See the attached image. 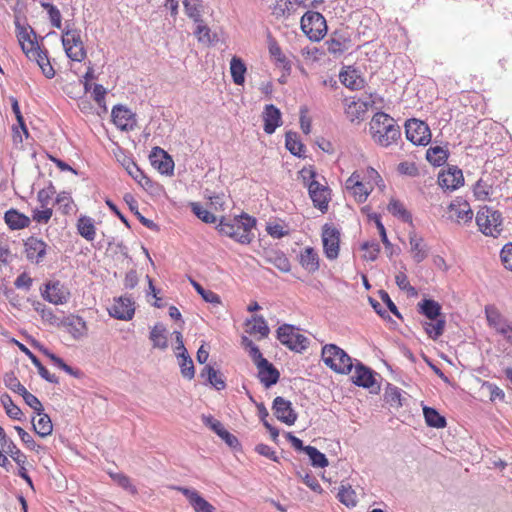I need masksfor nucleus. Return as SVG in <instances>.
<instances>
[{
    "instance_id": "1",
    "label": "nucleus",
    "mask_w": 512,
    "mask_h": 512,
    "mask_svg": "<svg viewBox=\"0 0 512 512\" xmlns=\"http://www.w3.org/2000/svg\"><path fill=\"white\" fill-rule=\"evenodd\" d=\"M255 217L242 213L233 218L222 217L216 226L220 235L229 237L234 241L249 245L254 239L252 230L256 227Z\"/></svg>"
},
{
    "instance_id": "2",
    "label": "nucleus",
    "mask_w": 512,
    "mask_h": 512,
    "mask_svg": "<svg viewBox=\"0 0 512 512\" xmlns=\"http://www.w3.org/2000/svg\"><path fill=\"white\" fill-rule=\"evenodd\" d=\"M369 131L373 140L383 147L396 143L401 137L400 126L390 115L382 111L372 117Z\"/></svg>"
},
{
    "instance_id": "3",
    "label": "nucleus",
    "mask_w": 512,
    "mask_h": 512,
    "mask_svg": "<svg viewBox=\"0 0 512 512\" xmlns=\"http://www.w3.org/2000/svg\"><path fill=\"white\" fill-rule=\"evenodd\" d=\"M304 185L307 186L309 196L313 205L318 208L322 213L328 209L330 201V189L327 185L321 184L316 180L317 173L312 168H304L300 171Z\"/></svg>"
},
{
    "instance_id": "4",
    "label": "nucleus",
    "mask_w": 512,
    "mask_h": 512,
    "mask_svg": "<svg viewBox=\"0 0 512 512\" xmlns=\"http://www.w3.org/2000/svg\"><path fill=\"white\" fill-rule=\"evenodd\" d=\"M321 357L326 366L340 374L351 372L353 362L351 357L335 344H326L322 348Z\"/></svg>"
},
{
    "instance_id": "5",
    "label": "nucleus",
    "mask_w": 512,
    "mask_h": 512,
    "mask_svg": "<svg viewBox=\"0 0 512 512\" xmlns=\"http://www.w3.org/2000/svg\"><path fill=\"white\" fill-rule=\"evenodd\" d=\"M476 223L479 230L486 236L497 238L503 231L502 213L488 206L478 210Z\"/></svg>"
},
{
    "instance_id": "6",
    "label": "nucleus",
    "mask_w": 512,
    "mask_h": 512,
    "mask_svg": "<svg viewBox=\"0 0 512 512\" xmlns=\"http://www.w3.org/2000/svg\"><path fill=\"white\" fill-rule=\"evenodd\" d=\"M62 44L66 55L72 61L82 62L86 58V50L81 39V31L66 23L62 31Z\"/></svg>"
},
{
    "instance_id": "7",
    "label": "nucleus",
    "mask_w": 512,
    "mask_h": 512,
    "mask_svg": "<svg viewBox=\"0 0 512 512\" xmlns=\"http://www.w3.org/2000/svg\"><path fill=\"white\" fill-rule=\"evenodd\" d=\"M301 29L312 41L321 40L327 31L324 16L315 11H307L301 18Z\"/></svg>"
},
{
    "instance_id": "8",
    "label": "nucleus",
    "mask_w": 512,
    "mask_h": 512,
    "mask_svg": "<svg viewBox=\"0 0 512 512\" xmlns=\"http://www.w3.org/2000/svg\"><path fill=\"white\" fill-rule=\"evenodd\" d=\"M277 335L279 341L291 350L301 351L308 347V339L293 325H282L278 328Z\"/></svg>"
},
{
    "instance_id": "9",
    "label": "nucleus",
    "mask_w": 512,
    "mask_h": 512,
    "mask_svg": "<svg viewBox=\"0 0 512 512\" xmlns=\"http://www.w3.org/2000/svg\"><path fill=\"white\" fill-rule=\"evenodd\" d=\"M405 134L407 140L414 145L426 146L431 141L429 126L421 120L409 119L405 123Z\"/></svg>"
},
{
    "instance_id": "10",
    "label": "nucleus",
    "mask_w": 512,
    "mask_h": 512,
    "mask_svg": "<svg viewBox=\"0 0 512 512\" xmlns=\"http://www.w3.org/2000/svg\"><path fill=\"white\" fill-rule=\"evenodd\" d=\"M42 297L55 305L64 304L69 300L70 292L68 288L59 280H49L41 289Z\"/></svg>"
},
{
    "instance_id": "11",
    "label": "nucleus",
    "mask_w": 512,
    "mask_h": 512,
    "mask_svg": "<svg viewBox=\"0 0 512 512\" xmlns=\"http://www.w3.org/2000/svg\"><path fill=\"white\" fill-rule=\"evenodd\" d=\"M111 118L116 127L121 131H132L137 126L136 114L121 104H117L112 108Z\"/></svg>"
},
{
    "instance_id": "12",
    "label": "nucleus",
    "mask_w": 512,
    "mask_h": 512,
    "mask_svg": "<svg viewBox=\"0 0 512 512\" xmlns=\"http://www.w3.org/2000/svg\"><path fill=\"white\" fill-rule=\"evenodd\" d=\"M24 252L27 260L32 264H41L47 254V243L35 236H30L24 241Z\"/></svg>"
},
{
    "instance_id": "13",
    "label": "nucleus",
    "mask_w": 512,
    "mask_h": 512,
    "mask_svg": "<svg viewBox=\"0 0 512 512\" xmlns=\"http://www.w3.org/2000/svg\"><path fill=\"white\" fill-rule=\"evenodd\" d=\"M322 242L326 257L330 260L336 259L339 255V230L325 224L322 231Z\"/></svg>"
},
{
    "instance_id": "14",
    "label": "nucleus",
    "mask_w": 512,
    "mask_h": 512,
    "mask_svg": "<svg viewBox=\"0 0 512 512\" xmlns=\"http://www.w3.org/2000/svg\"><path fill=\"white\" fill-rule=\"evenodd\" d=\"M149 159L151 165L163 175H172L174 171V161L172 157L160 147H153Z\"/></svg>"
},
{
    "instance_id": "15",
    "label": "nucleus",
    "mask_w": 512,
    "mask_h": 512,
    "mask_svg": "<svg viewBox=\"0 0 512 512\" xmlns=\"http://www.w3.org/2000/svg\"><path fill=\"white\" fill-rule=\"evenodd\" d=\"M108 312L117 320H132L135 313L134 302L130 297L121 296L108 308Z\"/></svg>"
},
{
    "instance_id": "16",
    "label": "nucleus",
    "mask_w": 512,
    "mask_h": 512,
    "mask_svg": "<svg viewBox=\"0 0 512 512\" xmlns=\"http://www.w3.org/2000/svg\"><path fill=\"white\" fill-rule=\"evenodd\" d=\"M438 184L441 188L454 191L464 184L462 170L457 166H449L446 171L439 173Z\"/></svg>"
},
{
    "instance_id": "17",
    "label": "nucleus",
    "mask_w": 512,
    "mask_h": 512,
    "mask_svg": "<svg viewBox=\"0 0 512 512\" xmlns=\"http://www.w3.org/2000/svg\"><path fill=\"white\" fill-rule=\"evenodd\" d=\"M272 409L276 418L287 425H293L297 420V413L293 409L292 403L281 396L273 400Z\"/></svg>"
},
{
    "instance_id": "18",
    "label": "nucleus",
    "mask_w": 512,
    "mask_h": 512,
    "mask_svg": "<svg viewBox=\"0 0 512 512\" xmlns=\"http://www.w3.org/2000/svg\"><path fill=\"white\" fill-rule=\"evenodd\" d=\"M450 218L458 222H470L473 218V211L470 204L462 197H457L448 206Z\"/></svg>"
},
{
    "instance_id": "19",
    "label": "nucleus",
    "mask_w": 512,
    "mask_h": 512,
    "mask_svg": "<svg viewBox=\"0 0 512 512\" xmlns=\"http://www.w3.org/2000/svg\"><path fill=\"white\" fill-rule=\"evenodd\" d=\"M203 423L212 429L229 447L235 448L239 445L238 439L228 432L222 423L211 415H202Z\"/></svg>"
},
{
    "instance_id": "20",
    "label": "nucleus",
    "mask_w": 512,
    "mask_h": 512,
    "mask_svg": "<svg viewBox=\"0 0 512 512\" xmlns=\"http://www.w3.org/2000/svg\"><path fill=\"white\" fill-rule=\"evenodd\" d=\"M350 37L345 30H336L326 41L327 50L331 54H342L349 49Z\"/></svg>"
},
{
    "instance_id": "21",
    "label": "nucleus",
    "mask_w": 512,
    "mask_h": 512,
    "mask_svg": "<svg viewBox=\"0 0 512 512\" xmlns=\"http://www.w3.org/2000/svg\"><path fill=\"white\" fill-rule=\"evenodd\" d=\"M175 489L186 496L195 512H214L215 508L201 497L196 490L186 487H175Z\"/></svg>"
},
{
    "instance_id": "22",
    "label": "nucleus",
    "mask_w": 512,
    "mask_h": 512,
    "mask_svg": "<svg viewBox=\"0 0 512 512\" xmlns=\"http://www.w3.org/2000/svg\"><path fill=\"white\" fill-rule=\"evenodd\" d=\"M257 368L259 380L265 387L269 388L278 382L279 371L267 359H262Z\"/></svg>"
},
{
    "instance_id": "23",
    "label": "nucleus",
    "mask_w": 512,
    "mask_h": 512,
    "mask_svg": "<svg viewBox=\"0 0 512 512\" xmlns=\"http://www.w3.org/2000/svg\"><path fill=\"white\" fill-rule=\"evenodd\" d=\"M263 129L267 134H273L277 127L281 125V112L273 104L265 106L263 111Z\"/></svg>"
},
{
    "instance_id": "24",
    "label": "nucleus",
    "mask_w": 512,
    "mask_h": 512,
    "mask_svg": "<svg viewBox=\"0 0 512 512\" xmlns=\"http://www.w3.org/2000/svg\"><path fill=\"white\" fill-rule=\"evenodd\" d=\"M409 243L410 253L412 255L413 260L416 263H421L422 261H424L428 256L429 249L423 237L417 235L415 232H411L409 234Z\"/></svg>"
},
{
    "instance_id": "25",
    "label": "nucleus",
    "mask_w": 512,
    "mask_h": 512,
    "mask_svg": "<svg viewBox=\"0 0 512 512\" xmlns=\"http://www.w3.org/2000/svg\"><path fill=\"white\" fill-rule=\"evenodd\" d=\"M352 380L355 385L363 388L373 389L375 386V377L373 371L360 362H357L355 365V372L352 376Z\"/></svg>"
},
{
    "instance_id": "26",
    "label": "nucleus",
    "mask_w": 512,
    "mask_h": 512,
    "mask_svg": "<svg viewBox=\"0 0 512 512\" xmlns=\"http://www.w3.org/2000/svg\"><path fill=\"white\" fill-rule=\"evenodd\" d=\"M339 78L341 83L350 90H360L365 85V80L361 77L360 72L351 67L340 72Z\"/></svg>"
},
{
    "instance_id": "27",
    "label": "nucleus",
    "mask_w": 512,
    "mask_h": 512,
    "mask_svg": "<svg viewBox=\"0 0 512 512\" xmlns=\"http://www.w3.org/2000/svg\"><path fill=\"white\" fill-rule=\"evenodd\" d=\"M169 331L164 327L163 324H155L149 333V340L152 343L154 349L166 350L168 348Z\"/></svg>"
},
{
    "instance_id": "28",
    "label": "nucleus",
    "mask_w": 512,
    "mask_h": 512,
    "mask_svg": "<svg viewBox=\"0 0 512 512\" xmlns=\"http://www.w3.org/2000/svg\"><path fill=\"white\" fill-rule=\"evenodd\" d=\"M372 103H374V100L371 102L361 100L351 101L346 104L345 114L351 122L363 120L365 113Z\"/></svg>"
},
{
    "instance_id": "29",
    "label": "nucleus",
    "mask_w": 512,
    "mask_h": 512,
    "mask_svg": "<svg viewBox=\"0 0 512 512\" xmlns=\"http://www.w3.org/2000/svg\"><path fill=\"white\" fill-rule=\"evenodd\" d=\"M4 220L7 226L12 230H20L28 227L30 218L16 209H9L5 212Z\"/></svg>"
},
{
    "instance_id": "30",
    "label": "nucleus",
    "mask_w": 512,
    "mask_h": 512,
    "mask_svg": "<svg viewBox=\"0 0 512 512\" xmlns=\"http://www.w3.org/2000/svg\"><path fill=\"white\" fill-rule=\"evenodd\" d=\"M58 329L69 334L73 339L79 340L87 335L86 322H56Z\"/></svg>"
},
{
    "instance_id": "31",
    "label": "nucleus",
    "mask_w": 512,
    "mask_h": 512,
    "mask_svg": "<svg viewBox=\"0 0 512 512\" xmlns=\"http://www.w3.org/2000/svg\"><path fill=\"white\" fill-rule=\"evenodd\" d=\"M264 257L267 262L273 264L280 271H290V261L283 252L274 249L266 250L264 253Z\"/></svg>"
},
{
    "instance_id": "32",
    "label": "nucleus",
    "mask_w": 512,
    "mask_h": 512,
    "mask_svg": "<svg viewBox=\"0 0 512 512\" xmlns=\"http://www.w3.org/2000/svg\"><path fill=\"white\" fill-rule=\"evenodd\" d=\"M300 264L308 272L319 269V256L312 247H306L300 254Z\"/></svg>"
},
{
    "instance_id": "33",
    "label": "nucleus",
    "mask_w": 512,
    "mask_h": 512,
    "mask_svg": "<svg viewBox=\"0 0 512 512\" xmlns=\"http://www.w3.org/2000/svg\"><path fill=\"white\" fill-rule=\"evenodd\" d=\"M19 348L21 351H23L28 357L29 359L31 360V362L33 363V365L37 368L38 370V373L39 375L45 379L46 381L50 382V383H54V384H57L59 381H58V378L54 375V374H51L43 365L42 363L40 362V360L37 358V356L35 354H33L25 345L23 344H20L19 343Z\"/></svg>"
},
{
    "instance_id": "34",
    "label": "nucleus",
    "mask_w": 512,
    "mask_h": 512,
    "mask_svg": "<svg viewBox=\"0 0 512 512\" xmlns=\"http://www.w3.org/2000/svg\"><path fill=\"white\" fill-rule=\"evenodd\" d=\"M419 312L428 320H437L441 314V305L432 299H423L418 303Z\"/></svg>"
},
{
    "instance_id": "35",
    "label": "nucleus",
    "mask_w": 512,
    "mask_h": 512,
    "mask_svg": "<svg viewBox=\"0 0 512 512\" xmlns=\"http://www.w3.org/2000/svg\"><path fill=\"white\" fill-rule=\"evenodd\" d=\"M200 376L206 378L209 384H211L217 390H223L226 387L223 375L209 365L204 367L200 373Z\"/></svg>"
},
{
    "instance_id": "36",
    "label": "nucleus",
    "mask_w": 512,
    "mask_h": 512,
    "mask_svg": "<svg viewBox=\"0 0 512 512\" xmlns=\"http://www.w3.org/2000/svg\"><path fill=\"white\" fill-rule=\"evenodd\" d=\"M247 71L246 65L243 60L237 56H233L230 61V73L233 82L236 85H243L245 81V73Z\"/></svg>"
},
{
    "instance_id": "37",
    "label": "nucleus",
    "mask_w": 512,
    "mask_h": 512,
    "mask_svg": "<svg viewBox=\"0 0 512 512\" xmlns=\"http://www.w3.org/2000/svg\"><path fill=\"white\" fill-rule=\"evenodd\" d=\"M449 151L441 146H432L426 151V159L433 166H442L448 159Z\"/></svg>"
},
{
    "instance_id": "38",
    "label": "nucleus",
    "mask_w": 512,
    "mask_h": 512,
    "mask_svg": "<svg viewBox=\"0 0 512 512\" xmlns=\"http://www.w3.org/2000/svg\"><path fill=\"white\" fill-rule=\"evenodd\" d=\"M285 146L287 150L294 156L303 157L305 153V146L299 140L296 132L289 131L285 135Z\"/></svg>"
},
{
    "instance_id": "39",
    "label": "nucleus",
    "mask_w": 512,
    "mask_h": 512,
    "mask_svg": "<svg viewBox=\"0 0 512 512\" xmlns=\"http://www.w3.org/2000/svg\"><path fill=\"white\" fill-rule=\"evenodd\" d=\"M125 169L128 172V174L143 188L148 189L152 187V181L150 178H148L144 172L138 167V165L133 162L129 161L125 165Z\"/></svg>"
},
{
    "instance_id": "40",
    "label": "nucleus",
    "mask_w": 512,
    "mask_h": 512,
    "mask_svg": "<svg viewBox=\"0 0 512 512\" xmlns=\"http://www.w3.org/2000/svg\"><path fill=\"white\" fill-rule=\"evenodd\" d=\"M493 192L490 178H480L473 186V194L477 200L486 201Z\"/></svg>"
},
{
    "instance_id": "41",
    "label": "nucleus",
    "mask_w": 512,
    "mask_h": 512,
    "mask_svg": "<svg viewBox=\"0 0 512 512\" xmlns=\"http://www.w3.org/2000/svg\"><path fill=\"white\" fill-rule=\"evenodd\" d=\"M38 420L33 422V429L40 437H46L52 433L53 425L50 417L43 412H38Z\"/></svg>"
},
{
    "instance_id": "42",
    "label": "nucleus",
    "mask_w": 512,
    "mask_h": 512,
    "mask_svg": "<svg viewBox=\"0 0 512 512\" xmlns=\"http://www.w3.org/2000/svg\"><path fill=\"white\" fill-rule=\"evenodd\" d=\"M77 229L79 234L87 241L95 239V226L92 218L88 216H81L78 220Z\"/></svg>"
},
{
    "instance_id": "43",
    "label": "nucleus",
    "mask_w": 512,
    "mask_h": 512,
    "mask_svg": "<svg viewBox=\"0 0 512 512\" xmlns=\"http://www.w3.org/2000/svg\"><path fill=\"white\" fill-rule=\"evenodd\" d=\"M31 60L37 62L46 78L51 79L55 76V70L50 64L47 51L39 50L36 54H33Z\"/></svg>"
},
{
    "instance_id": "44",
    "label": "nucleus",
    "mask_w": 512,
    "mask_h": 512,
    "mask_svg": "<svg viewBox=\"0 0 512 512\" xmlns=\"http://www.w3.org/2000/svg\"><path fill=\"white\" fill-rule=\"evenodd\" d=\"M178 358L182 376L191 380L195 375V370L193 361L188 355L186 348H183V351L178 353Z\"/></svg>"
},
{
    "instance_id": "45",
    "label": "nucleus",
    "mask_w": 512,
    "mask_h": 512,
    "mask_svg": "<svg viewBox=\"0 0 512 512\" xmlns=\"http://www.w3.org/2000/svg\"><path fill=\"white\" fill-rule=\"evenodd\" d=\"M423 414L426 424L434 428H444L446 426V419L438 413L434 408L425 406L423 408Z\"/></svg>"
},
{
    "instance_id": "46",
    "label": "nucleus",
    "mask_w": 512,
    "mask_h": 512,
    "mask_svg": "<svg viewBox=\"0 0 512 512\" xmlns=\"http://www.w3.org/2000/svg\"><path fill=\"white\" fill-rule=\"evenodd\" d=\"M388 211L395 217L401 219L403 222L412 223L411 213L404 207L398 200H391L388 205Z\"/></svg>"
},
{
    "instance_id": "47",
    "label": "nucleus",
    "mask_w": 512,
    "mask_h": 512,
    "mask_svg": "<svg viewBox=\"0 0 512 512\" xmlns=\"http://www.w3.org/2000/svg\"><path fill=\"white\" fill-rule=\"evenodd\" d=\"M370 219H372L375 222V225L379 231V235L381 237V241L384 244L385 250L388 253V255L391 257L394 253V247L393 244L389 241L386 233V229L381 221V217L378 214H373L370 216Z\"/></svg>"
},
{
    "instance_id": "48",
    "label": "nucleus",
    "mask_w": 512,
    "mask_h": 512,
    "mask_svg": "<svg viewBox=\"0 0 512 512\" xmlns=\"http://www.w3.org/2000/svg\"><path fill=\"white\" fill-rule=\"evenodd\" d=\"M304 452L309 456L312 466L320 468L328 466L327 457L317 448L313 446H306V448H304Z\"/></svg>"
},
{
    "instance_id": "49",
    "label": "nucleus",
    "mask_w": 512,
    "mask_h": 512,
    "mask_svg": "<svg viewBox=\"0 0 512 512\" xmlns=\"http://www.w3.org/2000/svg\"><path fill=\"white\" fill-rule=\"evenodd\" d=\"M337 497L338 500L347 507H355L357 504V495L351 486L346 487L342 485L339 488Z\"/></svg>"
},
{
    "instance_id": "50",
    "label": "nucleus",
    "mask_w": 512,
    "mask_h": 512,
    "mask_svg": "<svg viewBox=\"0 0 512 512\" xmlns=\"http://www.w3.org/2000/svg\"><path fill=\"white\" fill-rule=\"evenodd\" d=\"M1 403L5 409L6 414L15 420H21L23 417V412L21 409L15 405L8 394H3L1 396Z\"/></svg>"
},
{
    "instance_id": "51",
    "label": "nucleus",
    "mask_w": 512,
    "mask_h": 512,
    "mask_svg": "<svg viewBox=\"0 0 512 512\" xmlns=\"http://www.w3.org/2000/svg\"><path fill=\"white\" fill-rule=\"evenodd\" d=\"M190 207L195 216H197V218L202 220L204 223L212 224L217 221L216 216L205 209L199 202H191Z\"/></svg>"
},
{
    "instance_id": "52",
    "label": "nucleus",
    "mask_w": 512,
    "mask_h": 512,
    "mask_svg": "<svg viewBox=\"0 0 512 512\" xmlns=\"http://www.w3.org/2000/svg\"><path fill=\"white\" fill-rule=\"evenodd\" d=\"M197 23L194 34L197 36L198 41L202 43H211L213 38L211 37L210 28L203 22L201 18L199 21H194Z\"/></svg>"
},
{
    "instance_id": "53",
    "label": "nucleus",
    "mask_w": 512,
    "mask_h": 512,
    "mask_svg": "<svg viewBox=\"0 0 512 512\" xmlns=\"http://www.w3.org/2000/svg\"><path fill=\"white\" fill-rule=\"evenodd\" d=\"M361 249L366 251L364 258L369 261H375L380 252V245L376 240L364 242Z\"/></svg>"
},
{
    "instance_id": "54",
    "label": "nucleus",
    "mask_w": 512,
    "mask_h": 512,
    "mask_svg": "<svg viewBox=\"0 0 512 512\" xmlns=\"http://www.w3.org/2000/svg\"><path fill=\"white\" fill-rule=\"evenodd\" d=\"M385 397L391 405H396L398 407L402 406L401 389H399L398 387L388 384L385 391Z\"/></svg>"
},
{
    "instance_id": "55",
    "label": "nucleus",
    "mask_w": 512,
    "mask_h": 512,
    "mask_svg": "<svg viewBox=\"0 0 512 512\" xmlns=\"http://www.w3.org/2000/svg\"><path fill=\"white\" fill-rule=\"evenodd\" d=\"M110 476L119 486H121L123 489L127 490L129 493H131V494L137 493V488L135 487V485H133L131 483L130 478L127 477L126 475H124L122 473H114V474L111 473Z\"/></svg>"
},
{
    "instance_id": "56",
    "label": "nucleus",
    "mask_w": 512,
    "mask_h": 512,
    "mask_svg": "<svg viewBox=\"0 0 512 512\" xmlns=\"http://www.w3.org/2000/svg\"><path fill=\"white\" fill-rule=\"evenodd\" d=\"M4 383L8 389L15 393H18L21 396L27 391V389L20 383V381L13 374H6L4 376Z\"/></svg>"
},
{
    "instance_id": "57",
    "label": "nucleus",
    "mask_w": 512,
    "mask_h": 512,
    "mask_svg": "<svg viewBox=\"0 0 512 512\" xmlns=\"http://www.w3.org/2000/svg\"><path fill=\"white\" fill-rule=\"evenodd\" d=\"M183 5L187 16L193 21H199V18H201L199 0H183Z\"/></svg>"
},
{
    "instance_id": "58",
    "label": "nucleus",
    "mask_w": 512,
    "mask_h": 512,
    "mask_svg": "<svg viewBox=\"0 0 512 512\" xmlns=\"http://www.w3.org/2000/svg\"><path fill=\"white\" fill-rule=\"evenodd\" d=\"M446 322H424V330L432 339H437L442 335Z\"/></svg>"
},
{
    "instance_id": "59",
    "label": "nucleus",
    "mask_w": 512,
    "mask_h": 512,
    "mask_svg": "<svg viewBox=\"0 0 512 512\" xmlns=\"http://www.w3.org/2000/svg\"><path fill=\"white\" fill-rule=\"evenodd\" d=\"M195 290L202 296V298L208 303H220V297L211 290L203 288L198 282L192 281Z\"/></svg>"
},
{
    "instance_id": "60",
    "label": "nucleus",
    "mask_w": 512,
    "mask_h": 512,
    "mask_svg": "<svg viewBox=\"0 0 512 512\" xmlns=\"http://www.w3.org/2000/svg\"><path fill=\"white\" fill-rule=\"evenodd\" d=\"M489 325L512 345V327L507 322H489Z\"/></svg>"
},
{
    "instance_id": "61",
    "label": "nucleus",
    "mask_w": 512,
    "mask_h": 512,
    "mask_svg": "<svg viewBox=\"0 0 512 512\" xmlns=\"http://www.w3.org/2000/svg\"><path fill=\"white\" fill-rule=\"evenodd\" d=\"M7 453L10 454L12 459L18 464V465H24L26 463V455L20 451V449L17 448V446L14 444L13 441H9L8 444L5 446Z\"/></svg>"
},
{
    "instance_id": "62",
    "label": "nucleus",
    "mask_w": 512,
    "mask_h": 512,
    "mask_svg": "<svg viewBox=\"0 0 512 512\" xmlns=\"http://www.w3.org/2000/svg\"><path fill=\"white\" fill-rule=\"evenodd\" d=\"M252 322H247L248 328L246 332L250 334H259L260 338H265L269 334V327L267 326V322H254L252 326H250Z\"/></svg>"
},
{
    "instance_id": "63",
    "label": "nucleus",
    "mask_w": 512,
    "mask_h": 512,
    "mask_svg": "<svg viewBox=\"0 0 512 512\" xmlns=\"http://www.w3.org/2000/svg\"><path fill=\"white\" fill-rule=\"evenodd\" d=\"M55 193L56 189L51 182L47 187L41 189L37 195L38 201L41 203V207H46Z\"/></svg>"
},
{
    "instance_id": "64",
    "label": "nucleus",
    "mask_w": 512,
    "mask_h": 512,
    "mask_svg": "<svg viewBox=\"0 0 512 512\" xmlns=\"http://www.w3.org/2000/svg\"><path fill=\"white\" fill-rule=\"evenodd\" d=\"M500 259L503 266L512 271V242L505 244L500 251Z\"/></svg>"
}]
</instances>
